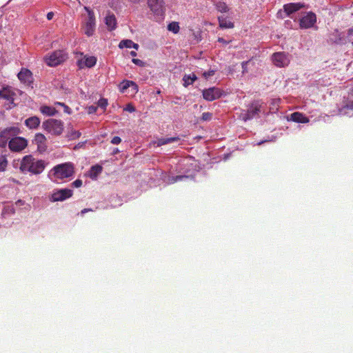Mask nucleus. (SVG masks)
<instances>
[{
	"label": "nucleus",
	"mask_w": 353,
	"mask_h": 353,
	"mask_svg": "<svg viewBox=\"0 0 353 353\" xmlns=\"http://www.w3.org/2000/svg\"><path fill=\"white\" fill-rule=\"evenodd\" d=\"M46 165L43 160H36L32 155H26L21 161L19 169L22 172H30L33 174H41Z\"/></svg>",
	"instance_id": "nucleus-1"
},
{
	"label": "nucleus",
	"mask_w": 353,
	"mask_h": 353,
	"mask_svg": "<svg viewBox=\"0 0 353 353\" xmlns=\"http://www.w3.org/2000/svg\"><path fill=\"white\" fill-rule=\"evenodd\" d=\"M44 130L54 136H59L62 134L64 127L61 120L49 119L42 123Z\"/></svg>",
	"instance_id": "nucleus-2"
},
{
	"label": "nucleus",
	"mask_w": 353,
	"mask_h": 353,
	"mask_svg": "<svg viewBox=\"0 0 353 353\" xmlns=\"http://www.w3.org/2000/svg\"><path fill=\"white\" fill-rule=\"evenodd\" d=\"M54 176L57 179H63L70 177L74 174V166L71 163L59 164L54 168Z\"/></svg>",
	"instance_id": "nucleus-3"
},
{
	"label": "nucleus",
	"mask_w": 353,
	"mask_h": 353,
	"mask_svg": "<svg viewBox=\"0 0 353 353\" xmlns=\"http://www.w3.org/2000/svg\"><path fill=\"white\" fill-rule=\"evenodd\" d=\"M67 58V54L63 50H57L46 57L45 61L49 66H56L63 62Z\"/></svg>",
	"instance_id": "nucleus-4"
},
{
	"label": "nucleus",
	"mask_w": 353,
	"mask_h": 353,
	"mask_svg": "<svg viewBox=\"0 0 353 353\" xmlns=\"http://www.w3.org/2000/svg\"><path fill=\"white\" fill-rule=\"evenodd\" d=\"M28 143L26 139L16 136L8 141V148L13 152H20L27 148Z\"/></svg>",
	"instance_id": "nucleus-5"
},
{
	"label": "nucleus",
	"mask_w": 353,
	"mask_h": 353,
	"mask_svg": "<svg viewBox=\"0 0 353 353\" xmlns=\"http://www.w3.org/2000/svg\"><path fill=\"white\" fill-rule=\"evenodd\" d=\"M85 10L88 12V19L83 26V32L88 36H92L95 30V17L92 10L88 7H85Z\"/></svg>",
	"instance_id": "nucleus-6"
},
{
	"label": "nucleus",
	"mask_w": 353,
	"mask_h": 353,
	"mask_svg": "<svg viewBox=\"0 0 353 353\" xmlns=\"http://www.w3.org/2000/svg\"><path fill=\"white\" fill-rule=\"evenodd\" d=\"M261 108V105L259 102L252 103L247 110L241 113V119L245 121L253 119L259 114Z\"/></svg>",
	"instance_id": "nucleus-7"
},
{
	"label": "nucleus",
	"mask_w": 353,
	"mask_h": 353,
	"mask_svg": "<svg viewBox=\"0 0 353 353\" xmlns=\"http://www.w3.org/2000/svg\"><path fill=\"white\" fill-rule=\"evenodd\" d=\"M316 22V14L312 12H309L299 19V27L301 29L310 28L313 27Z\"/></svg>",
	"instance_id": "nucleus-8"
},
{
	"label": "nucleus",
	"mask_w": 353,
	"mask_h": 353,
	"mask_svg": "<svg viewBox=\"0 0 353 353\" xmlns=\"http://www.w3.org/2000/svg\"><path fill=\"white\" fill-rule=\"evenodd\" d=\"M272 61L277 67L287 66L290 63V59L285 52H275L272 54Z\"/></svg>",
	"instance_id": "nucleus-9"
},
{
	"label": "nucleus",
	"mask_w": 353,
	"mask_h": 353,
	"mask_svg": "<svg viewBox=\"0 0 353 353\" xmlns=\"http://www.w3.org/2000/svg\"><path fill=\"white\" fill-rule=\"evenodd\" d=\"M147 4L150 11L155 14H161L165 10L163 0H148Z\"/></svg>",
	"instance_id": "nucleus-10"
},
{
	"label": "nucleus",
	"mask_w": 353,
	"mask_h": 353,
	"mask_svg": "<svg viewBox=\"0 0 353 353\" xmlns=\"http://www.w3.org/2000/svg\"><path fill=\"white\" fill-rule=\"evenodd\" d=\"M73 191L70 189H60L55 190L52 194V201H63L72 196Z\"/></svg>",
	"instance_id": "nucleus-11"
},
{
	"label": "nucleus",
	"mask_w": 353,
	"mask_h": 353,
	"mask_svg": "<svg viewBox=\"0 0 353 353\" xmlns=\"http://www.w3.org/2000/svg\"><path fill=\"white\" fill-rule=\"evenodd\" d=\"M221 94L222 93L221 90L215 87L210 88L203 90V97L205 100L208 101H212L220 98Z\"/></svg>",
	"instance_id": "nucleus-12"
},
{
	"label": "nucleus",
	"mask_w": 353,
	"mask_h": 353,
	"mask_svg": "<svg viewBox=\"0 0 353 353\" xmlns=\"http://www.w3.org/2000/svg\"><path fill=\"white\" fill-rule=\"evenodd\" d=\"M17 76L21 82L32 88L33 77L32 73L30 70L27 68H22Z\"/></svg>",
	"instance_id": "nucleus-13"
},
{
	"label": "nucleus",
	"mask_w": 353,
	"mask_h": 353,
	"mask_svg": "<svg viewBox=\"0 0 353 353\" xmlns=\"http://www.w3.org/2000/svg\"><path fill=\"white\" fill-rule=\"evenodd\" d=\"M33 143L37 145V150L42 152L46 150V138L41 133H37L33 140Z\"/></svg>",
	"instance_id": "nucleus-14"
},
{
	"label": "nucleus",
	"mask_w": 353,
	"mask_h": 353,
	"mask_svg": "<svg viewBox=\"0 0 353 353\" xmlns=\"http://www.w3.org/2000/svg\"><path fill=\"white\" fill-rule=\"evenodd\" d=\"M305 6L302 3H290L283 6V10L288 16L305 8Z\"/></svg>",
	"instance_id": "nucleus-15"
},
{
	"label": "nucleus",
	"mask_w": 353,
	"mask_h": 353,
	"mask_svg": "<svg viewBox=\"0 0 353 353\" xmlns=\"http://www.w3.org/2000/svg\"><path fill=\"white\" fill-rule=\"evenodd\" d=\"M129 88H132V90L134 93H137L139 90L137 84L132 81L123 80L119 85V91L122 93H124Z\"/></svg>",
	"instance_id": "nucleus-16"
},
{
	"label": "nucleus",
	"mask_w": 353,
	"mask_h": 353,
	"mask_svg": "<svg viewBox=\"0 0 353 353\" xmlns=\"http://www.w3.org/2000/svg\"><path fill=\"white\" fill-rule=\"evenodd\" d=\"M21 133V130L18 127H10L4 129L1 132L4 137H6L9 141L12 139L17 136Z\"/></svg>",
	"instance_id": "nucleus-17"
},
{
	"label": "nucleus",
	"mask_w": 353,
	"mask_h": 353,
	"mask_svg": "<svg viewBox=\"0 0 353 353\" xmlns=\"http://www.w3.org/2000/svg\"><path fill=\"white\" fill-rule=\"evenodd\" d=\"M290 119L296 123H306L309 122V119L303 113L295 112L290 115Z\"/></svg>",
	"instance_id": "nucleus-18"
},
{
	"label": "nucleus",
	"mask_w": 353,
	"mask_h": 353,
	"mask_svg": "<svg viewBox=\"0 0 353 353\" xmlns=\"http://www.w3.org/2000/svg\"><path fill=\"white\" fill-rule=\"evenodd\" d=\"M180 141V138L179 137H173L170 138H161L159 139L157 141H155L154 142V145H155L157 147H160L163 145H166L168 143L177 142Z\"/></svg>",
	"instance_id": "nucleus-19"
},
{
	"label": "nucleus",
	"mask_w": 353,
	"mask_h": 353,
	"mask_svg": "<svg viewBox=\"0 0 353 353\" xmlns=\"http://www.w3.org/2000/svg\"><path fill=\"white\" fill-rule=\"evenodd\" d=\"M40 123L41 121L39 118L36 116L29 117L25 121L26 125L30 129L37 128L39 126Z\"/></svg>",
	"instance_id": "nucleus-20"
},
{
	"label": "nucleus",
	"mask_w": 353,
	"mask_h": 353,
	"mask_svg": "<svg viewBox=\"0 0 353 353\" xmlns=\"http://www.w3.org/2000/svg\"><path fill=\"white\" fill-rule=\"evenodd\" d=\"M105 24L109 30H113L117 28V19L114 14H108L105 18Z\"/></svg>",
	"instance_id": "nucleus-21"
},
{
	"label": "nucleus",
	"mask_w": 353,
	"mask_h": 353,
	"mask_svg": "<svg viewBox=\"0 0 353 353\" xmlns=\"http://www.w3.org/2000/svg\"><path fill=\"white\" fill-rule=\"evenodd\" d=\"M218 21L221 28H233L234 27V23L227 17L219 16Z\"/></svg>",
	"instance_id": "nucleus-22"
},
{
	"label": "nucleus",
	"mask_w": 353,
	"mask_h": 353,
	"mask_svg": "<svg viewBox=\"0 0 353 353\" xmlns=\"http://www.w3.org/2000/svg\"><path fill=\"white\" fill-rule=\"evenodd\" d=\"M14 93L9 88H4L0 90V98L8 101H14Z\"/></svg>",
	"instance_id": "nucleus-23"
},
{
	"label": "nucleus",
	"mask_w": 353,
	"mask_h": 353,
	"mask_svg": "<svg viewBox=\"0 0 353 353\" xmlns=\"http://www.w3.org/2000/svg\"><path fill=\"white\" fill-rule=\"evenodd\" d=\"M97 63V58L94 56L85 57L84 61H79V67L83 68L84 66L87 68L93 67Z\"/></svg>",
	"instance_id": "nucleus-24"
},
{
	"label": "nucleus",
	"mask_w": 353,
	"mask_h": 353,
	"mask_svg": "<svg viewBox=\"0 0 353 353\" xmlns=\"http://www.w3.org/2000/svg\"><path fill=\"white\" fill-rule=\"evenodd\" d=\"M102 170H103V168L101 165H92L89 170L88 176L92 179H96L97 178V176L101 173Z\"/></svg>",
	"instance_id": "nucleus-25"
},
{
	"label": "nucleus",
	"mask_w": 353,
	"mask_h": 353,
	"mask_svg": "<svg viewBox=\"0 0 353 353\" xmlns=\"http://www.w3.org/2000/svg\"><path fill=\"white\" fill-rule=\"evenodd\" d=\"M119 48L122 49L124 48H134V49L137 50L139 48V45L137 43H134L130 39H124L120 41L119 44Z\"/></svg>",
	"instance_id": "nucleus-26"
},
{
	"label": "nucleus",
	"mask_w": 353,
	"mask_h": 353,
	"mask_svg": "<svg viewBox=\"0 0 353 353\" xmlns=\"http://www.w3.org/2000/svg\"><path fill=\"white\" fill-rule=\"evenodd\" d=\"M40 111L46 116H54L57 113V110L55 108L48 105L41 106Z\"/></svg>",
	"instance_id": "nucleus-27"
},
{
	"label": "nucleus",
	"mask_w": 353,
	"mask_h": 353,
	"mask_svg": "<svg viewBox=\"0 0 353 353\" xmlns=\"http://www.w3.org/2000/svg\"><path fill=\"white\" fill-rule=\"evenodd\" d=\"M341 39V33L337 30H335L334 32L330 35L329 41L332 43H339Z\"/></svg>",
	"instance_id": "nucleus-28"
},
{
	"label": "nucleus",
	"mask_w": 353,
	"mask_h": 353,
	"mask_svg": "<svg viewBox=\"0 0 353 353\" xmlns=\"http://www.w3.org/2000/svg\"><path fill=\"white\" fill-rule=\"evenodd\" d=\"M196 79L197 77L194 74H192L190 75L185 74L183 78V80L184 81L183 85L185 87H187L190 85H192Z\"/></svg>",
	"instance_id": "nucleus-29"
},
{
	"label": "nucleus",
	"mask_w": 353,
	"mask_h": 353,
	"mask_svg": "<svg viewBox=\"0 0 353 353\" xmlns=\"http://www.w3.org/2000/svg\"><path fill=\"white\" fill-rule=\"evenodd\" d=\"M216 9L222 13H225L229 11V8L225 2L219 1L215 4Z\"/></svg>",
	"instance_id": "nucleus-30"
},
{
	"label": "nucleus",
	"mask_w": 353,
	"mask_h": 353,
	"mask_svg": "<svg viewBox=\"0 0 353 353\" xmlns=\"http://www.w3.org/2000/svg\"><path fill=\"white\" fill-rule=\"evenodd\" d=\"M353 110V100L349 102L345 105L343 106L339 109V114L341 115H346L347 114V110Z\"/></svg>",
	"instance_id": "nucleus-31"
},
{
	"label": "nucleus",
	"mask_w": 353,
	"mask_h": 353,
	"mask_svg": "<svg viewBox=\"0 0 353 353\" xmlns=\"http://www.w3.org/2000/svg\"><path fill=\"white\" fill-rule=\"evenodd\" d=\"M168 29L170 31H172L174 33H178L179 31V25L178 22L173 21L168 24Z\"/></svg>",
	"instance_id": "nucleus-32"
},
{
	"label": "nucleus",
	"mask_w": 353,
	"mask_h": 353,
	"mask_svg": "<svg viewBox=\"0 0 353 353\" xmlns=\"http://www.w3.org/2000/svg\"><path fill=\"white\" fill-rule=\"evenodd\" d=\"M8 165V160L5 155H0V172H3Z\"/></svg>",
	"instance_id": "nucleus-33"
},
{
	"label": "nucleus",
	"mask_w": 353,
	"mask_h": 353,
	"mask_svg": "<svg viewBox=\"0 0 353 353\" xmlns=\"http://www.w3.org/2000/svg\"><path fill=\"white\" fill-rule=\"evenodd\" d=\"M81 133L79 131L77 130H72L70 132H69L68 137L70 139H76L81 137Z\"/></svg>",
	"instance_id": "nucleus-34"
},
{
	"label": "nucleus",
	"mask_w": 353,
	"mask_h": 353,
	"mask_svg": "<svg viewBox=\"0 0 353 353\" xmlns=\"http://www.w3.org/2000/svg\"><path fill=\"white\" fill-rule=\"evenodd\" d=\"M9 140L6 139V137H4L2 134L0 133V147L1 148H6L7 144L8 145Z\"/></svg>",
	"instance_id": "nucleus-35"
},
{
	"label": "nucleus",
	"mask_w": 353,
	"mask_h": 353,
	"mask_svg": "<svg viewBox=\"0 0 353 353\" xmlns=\"http://www.w3.org/2000/svg\"><path fill=\"white\" fill-rule=\"evenodd\" d=\"M212 118V114L210 112H203L201 116V120L203 121H210Z\"/></svg>",
	"instance_id": "nucleus-36"
},
{
	"label": "nucleus",
	"mask_w": 353,
	"mask_h": 353,
	"mask_svg": "<svg viewBox=\"0 0 353 353\" xmlns=\"http://www.w3.org/2000/svg\"><path fill=\"white\" fill-rule=\"evenodd\" d=\"M108 104V100L104 98L100 99L98 101V106L103 109H105L107 107Z\"/></svg>",
	"instance_id": "nucleus-37"
},
{
	"label": "nucleus",
	"mask_w": 353,
	"mask_h": 353,
	"mask_svg": "<svg viewBox=\"0 0 353 353\" xmlns=\"http://www.w3.org/2000/svg\"><path fill=\"white\" fill-rule=\"evenodd\" d=\"M184 178H188V176H183V175H178V176H173L170 179V183H175L176 181H181Z\"/></svg>",
	"instance_id": "nucleus-38"
},
{
	"label": "nucleus",
	"mask_w": 353,
	"mask_h": 353,
	"mask_svg": "<svg viewBox=\"0 0 353 353\" xmlns=\"http://www.w3.org/2000/svg\"><path fill=\"white\" fill-rule=\"evenodd\" d=\"M124 110L129 112H134L135 111V108L132 103H128L124 108Z\"/></svg>",
	"instance_id": "nucleus-39"
},
{
	"label": "nucleus",
	"mask_w": 353,
	"mask_h": 353,
	"mask_svg": "<svg viewBox=\"0 0 353 353\" xmlns=\"http://www.w3.org/2000/svg\"><path fill=\"white\" fill-rule=\"evenodd\" d=\"M132 63H134L135 65L143 67L145 65L144 62L139 59H132Z\"/></svg>",
	"instance_id": "nucleus-40"
},
{
	"label": "nucleus",
	"mask_w": 353,
	"mask_h": 353,
	"mask_svg": "<svg viewBox=\"0 0 353 353\" xmlns=\"http://www.w3.org/2000/svg\"><path fill=\"white\" fill-rule=\"evenodd\" d=\"M214 73H215V71H214V70H208V71H207V72H203V77H204L205 78H206V79H207V78H208V77H210L213 76V75L214 74Z\"/></svg>",
	"instance_id": "nucleus-41"
},
{
	"label": "nucleus",
	"mask_w": 353,
	"mask_h": 353,
	"mask_svg": "<svg viewBox=\"0 0 353 353\" xmlns=\"http://www.w3.org/2000/svg\"><path fill=\"white\" fill-rule=\"evenodd\" d=\"M121 142V139L117 136L114 137L111 140V143L114 145L119 144Z\"/></svg>",
	"instance_id": "nucleus-42"
},
{
	"label": "nucleus",
	"mask_w": 353,
	"mask_h": 353,
	"mask_svg": "<svg viewBox=\"0 0 353 353\" xmlns=\"http://www.w3.org/2000/svg\"><path fill=\"white\" fill-rule=\"evenodd\" d=\"M83 184V182H82V180L81 179H77L75 180L72 183V185L75 187V188H79Z\"/></svg>",
	"instance_id": "nucleus-43"
},
{
	"label": "nucleus",
	"mask_w": 353,
	"mask_h": 353,
	"mask_svg": "<svg viewBox=\"0 0 353 353\" xmlns=\"http://www.w3.org/2000/svg\"><path fill=\"white\" fill-rule=\"evenodd\" d=\"M249 61H243L242 63H241V65H242V72L244 74V73H246L248 72V64Z\"/></svg>",
	"instance_id": "nucleus-44"
},
{
	"label": "nucleus",
	"mask_w": 353,
	"mask_h": 353,
	"mask_svg": "<svg viewBox=\"0 0 353 353\" xmlns=\"http://www.w3.org/2000/svg\"><path fill=\"white\" fill-rule=\"evenodd\" d=\"M97 110V107L96 106H94V105H91L88 108V113L89 114H92V113H95Z\"/></svg>",
	"instance_id": "nucleus-45"
},
{
	"label": "nucleus",
	"mask_w": 353,
	"mask_h": 353,
	"mask_svg": "<svg viewBox=\"0 0 353 353\" xmlns=\"http://www.w3.org/2000/svg\"><path fill=\"white\" fill-rule=\"evenodd\" d=\"M218 41L219 43H221L224 44V45L228 44V43H230L231 42V41H226V40H225L222 37H219L218 38Z\"/></svg>",
	"instance_id": "nucleus-46"
},
{
	"label": "nucleus",
	"mask_w": 353,
	"mask_h": 353,
	"mask_svg": "<svg viewBox=\"0 0 353 353\" xmlns=\"http://www.w3.org/2000/svg\"><path fill=\"white\" fill-rule=\"evenodd\" d=\"M110 2H109V4L110 5L111 7H113L114 5H117L119 0H109Z\"/></svg>",
	"instance_id": "nucleus-47"
},
{
	"label": "nucleus",
	"mask_w": 353,
	"mask_h": 353,
	"mask_svg": "<svg viewBox=\"0 0 353 353\" xmlns=\"http://www.w3.org/2000/svg\"><path fill=\"white\" fill-rule=\"evenodd\" d=\"M54 12H49L48 14H47V19L48 20H51L52 19L53 17H54Z\"/></svg>",
	"instance_id": "nucleus-48"
},
{
	"label": "nucleus",
	"mask_w": 353,
	"mask_h": 353,
	"mask_svg": "<svg viewBox=\"0 0 353 353\" xmlns=\"http://www.w3.org/2000/svg\"><path fill=\"white\" fill-rule=\"evenodd\" d=\"M90 211H92V210L91 208H84L83 210H82L81 211V214L83 215L85 213L88 212H90Z\"/></svg>",
	"instance_id": "nucleus-49"
},
{
	"label": "nucleus",
	"mask_w": 353,
	"mask_h": 353,
	"mask_svg": "<svg viewBox=\"0 0 353 353\" xmlns=\"http://www.w3.org/2000/svg\"><path fill=\"white\" fill-rule=\"evenodd\" d=\"M63 108H64V112H67V113H68V114H70V108L68 105H65L63 106Z\"/></svg>",
	"instance_id": "nucleus-50"
},
{
	"label": "nucleus",
	"mask_w": 353,
	"mask_h": 353,
	"mask_svg": "<svg viewBox=\"0 0 353 353\" xmlns=\"http://www.w3.org/2000/svg\"><path fill=\"white\" fill-rule=\"evenodd\" d=\"M347 34L348 36H352L353 35V26L350 28L348 29L347 30Z\"/></svg>",
	"instance_id": "nucleus-51"
},
{
	"label": "nucleus",
	"mask_w": 353,
	"mask_h": 353,
	"mask_svg": "<svg viewBox=\"0 0 353 353\" xmlns=\"http://www.w3.org/2000/svg\"><path fill=\"white\" fill-rule=\"evenodd\" d=\"M137 52H136L135 51H131V52H130V55H131L132 57H136V56H137Z\"/></svg>",
	"instance_id": "nucleus-52"
},
{
	"label": "nucleus",
	"mask_w": 353,
	"mask_h": 353,
	"mask_svg": "<svg viewBox=\"0 0 353 353\" xmlns=\"http://www.w3.org/2000/svg\"><path fill=\"white\" fill-rule=\"evenodd\" d=\"M56 104L59 105H61V106H64L65 104L63 103H61V102H57Z\"/></svg>",
	"instance_id": "nucleus-53"
}]
</instances>
